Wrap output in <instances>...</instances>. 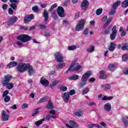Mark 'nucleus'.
<instances>
[{
    "mask_svg": "<svg viewBox=\"0 0 128 128\" xmlns=\"http://www.w3.org/2000/svg\"><path fill=\"white\" fill-rule=\"evenodd\" d=\"M17 40L20 41L16 42V44L19 46H24V44L23 42H30L32 40V37L30 36L28 34H21L17 36Z\"/></svg>",
    "mask_w": 128,
    "mask_h": 128,
    "instance_id": "1",
    "label": "nucleus"
},
{
    "mask_svg": "<svg viewBox=\"0 0 128 128\" xmlns=\"http://www.w3.org/2000/svg\"><path fill=\"white\" fill-rule=\"evenodd\" d=\"M10 80H12V76L10 75L6 76L2 82L3 86H6L8 90H12L14 88V84L10 83Z\"/></svg>",
    "mask_w": 128,
    "mask_h": 128,
    "instance_id": "2",
    "label": "nucleus"
},
{
    "mask_svg": "<svg viewBox=\"0 0 128 128\" xmlns=\"http://www.w3.org/2000/svg\"><path fill=\"white\" fill-rule=\"evenodd\" d=\"M82 70V66L80 65L78 63H72L67 71H66V74H68V72H80Z\"/></svg>",
    "mask_w": 128,
    "mask_h": 128,
    "instance_id": "3",
    "label": "nucleus"
},
{
    "mask_svg": "<svg viewBox=\"0 0 128 128\" xmlns=\"http://www.w3.org/2000/svg\"><path fill=\"white\" fill-rule=\"evenodd\" d=\"M28 64L20 63L16 66L17 70L19 72H24L28 70Z\"/></svg>",
    "mask_w": 128,
    "mask_h": 128,
    "instance_id": "4",
    "label": "nucleus"
},
{
    "mask_svg": "<svg viewBox=\"0 0 128 128\" xmlns=\"http://www.w3.org/2000/svg\"><path fill=\"white\" fill-rule=\"evenodd\" d=\"M84 24H86V20H82L80 21L76 28V30L80 32V30H82L84 28Z\"/></svg>",
    "mask_w": 128,
    "mask_h": 128,
    "instance_id": "5",
    "label": "nucleus"
},
{
    "mask_svg": "<svg viewBox=\"0 0 128 128\" xmlns=\"http://www.w3.org/2000/svg\"><path fill=\"white\" fill-rule=\"evenodd\" d=\"M18 22V17L16 16H11L9 18L7 22V24L10 26H14V24H16V22Z\"/></svg>",
    "mask_w": 128,
    "mask_h": 128,
    "instance_id": "6",
    "label": "nucleus"
},
{
    "mask_svg": "<svg viewBox=\"0 0 128 128\" xmlns=\"http://www.w3.org/2000/svg\"><path fill=\"white\" fill-rule=\"evenodd\" d=\"M55 58L58 62H64V56L62 54L57 52L55 54Z\"/></svg>",
    "mask_w": 128,
    "mask_h": 128,
    "instance_id": "7",
    "label": "nucleus"
},
{
    "mask_svg": "<svg viewBox=\"0 0 128 128\" xmlns=\"http://www.w3.org/2000/svg\"><path fill=\"white\" fill-rule=\"evenodd\" d=\"M92 76V72L88 71L86 72L84 74L82 75L81 80L82 82H88V78L90 76Z\"/></svg>",
    "mask_w": 128,
    "mask_h": 128,
    "instance_id": "8",
    "label": "nucleus"
},
{
    "mask_svg": "<svg viewBox=\"0 0 128 128\" xmlns=\"http://www.w3.org/2000/svg\"><path fill=\"white\" fill-rule=\"evenodd\" d=\"M112 34H110V38L112 40H114L116 36L118 31L116 30V26H114L112 30Z\"/></svg>",
    "mask_w": 128,
    "mask_h": 128,
    "instance_id": "9",
    "label": "nucleus"
},
{
    "mask_svg": "<svg viewBox=\"0 0 128 128\" xmlns=\"http://www.w3.org/2000/svg\"><path fill=\"white\" fill-rule=\"evenodd\" d=\"M27 70L28 72V75L30 76H34L35 74L34 69V67L30 66V64H28V68H27Z\"/></svg>",
    "mask_w": 128,
    "mask_h": 128,
    "instance_id": "10",
    "label": "nucleus"
},
{
    "mask_svg": "<svg viewBox=\"0 0 128 128\" xmlns=\"http://www.w3.org/2000/svg\"><path fill=\"white\" fill-rule=\"evenodd\" d=\"M57 12L60 18H64V8L62 6L58 7Z\"/></svg>",
    "mask_w": 128,
    "mask_h": 128,
    "instance_id": "11",
    "label": "nucleus"
},
{
    "mask_svg": "<svg viewBox=\"0 0 128 128\" xmlns=\"http://www.w3.org/2000/svg\"><path fill=\"white\" fill-rule=\"evenodd\" d=\"M62 98H63L64 102L68 104V100H70V93L66 92L62 94Z\"/></svg>",
    "mask_w": 128,
    "mask_h": 128,
    "instance_id": "12",
    "label": "nucleus"
},
{
    "mask_svg": "<svg viewBox=\"0 0 128 128\" xmlns=\"http://www.w3.org/2000/svg\"><path fill=\"white\" fill-rule=\"evenodd\" d=\"M10 116L6 114V112L5 110H3L2 113V122H6L8 120Z\"/></svg>",
    "mask_w": 128,
    "mask_h": 128,
    "instance_id": "13",
    "label": "nucleus"
},
{
    "mask_svg": "<svg viewBox=\"0 0 128 128\" xmlns=\"http://www.w3.org/2000/svg\"><path fill=\"white\" fill-rule=\"evenodd\" d=\"M34 18V16L32 14L25 16L24 18V24H28V22H30L32 18Z\"/></svg>",
    "mask_w": 128,
    "mask_h": 128,
    "instance_id": "14",
    "label": "nucleus"
},
{
    "mask_svg": "<svg viewBox=\"0 0 128 128\" xmlns=\"http://www.w3.org/2000/svg\"><path fill=\"white\" fill-rule=\"evenodd\" d=\"M69 122L70 126L66 124V126L68 128H74L72 126H74V128H78L79 126L78 124L74 120H70Z\"/></svg>",
    "mask_w": 128,
    "mask_h": 128,
    "instance_id": "15",
    "label": "nucleus"
},
{
    "mask_svg": "<svg viewBox=\"0 0 128 128\" xmlns=\"http://www.w3.org/2000/svg\"><path fill=\"white\" fill-rule=\"evenodd\" d=\"M40 83L44 86H48L50 82L46 78L42 77L40 80Z\"/></svg>",
    "mask_w": 128,
    "mask_h": 128,
    "instance_id": "16",
    "label": "nucleus"
},
{
    "mask_svg": "<svg viewBox=\"0 0 128 128\" xmlns=\"http://www.w3.org/2000/svg\"><path fill=\"white\" fill-rule=\"evenodd\" d=\"M90 3L88 2V0H84L81 4V8L82 10H86L88 7Z\"/></svg>",
    "mask_w": 128,
    "mask_h": 128,
    "instance_id": "17",
    "label": "nucleus"
},
{
    "mask_svg": "<svg viewBox=\"0 0 128 128\" xmlns=\"http://www.w3.org/2000/svg\"><path fill=\"white\" fill-rule=\"evenodd\" d=\"M112 88V85L110 84H104L101 86V88L103 90H110Z\"/></svg>",
    "mask_w": 128,
    "mask_h": 128,
    "instance_id": "18",
    "label": "nucleus"
},
{
    "mask_svg": "<svg viewBox=\"0 0 128 128\" xmlns=\"http://www.w3.org/2000/svg\"><path fill=\"white\" fill-rule=\"evenodd\" d=\"M43 16L44 17V21L46 22L48 20V12L46 10L44 9V11L42 12Z\"/></svg>",
    "mask_w": 128,
    "mask_h": 128,
    "instance_id": "19",
    "label": "nucleus"
},
{
    "mask_svg": "<svg viewBox=\"0 0 128 128\" xmlns=\"http://www.w3.org/2000/svg\"><path fill=\"white\" fill-rule=\"evenodd\" d=\"M104 74V70L100 71V74L99 78H100V80H106V78H108V77Z\"/></svg>",
    "mask_w": 128,
    "mask_h": 128,
    "instance_id": "20",
    "label": "nucleus"
},
{
    "mask_svg": "<svg viewBox=\"0 0 128 128\" xmlns=\"http://www.w3.org/2000/svg\"><path fill=\"white\" fill-rule=\"evenodd\" d=\"M104 110H106V112H110V110H112V105H110V104L107 103L105 104L104 106Z\"/></svg>",
    "mask_w": 128,
    "mask_h": 128,
    "instance_id": "21",
    "label": "nucleus"
},
{
    "mask_svg": "<svg viewBox=\"0 0 128 128\" xmlns=\"http://www.w3.org/2000/svg\"><path fill=\"white\" fill-rule=\"evenodd\" d=\"M18 66V63L16 62H12L8 64V68H14V66Z\"/></svg>",
    "mask_w": 128,
    "mask_h": 128,
    "instance_id": "22",
    "label": "nucleus"
},
{
    "mask_svg": "<svg viewBox=\"0 0 128 128\" xmlns=\"http://www.w3.org/2000/svg\"><path fill=\"white\" fill-rule=\"evenodd\" d=\"M64 66H66V62H63L62 63H60L59 64H58L56 68H57V70H62V68H64Z\"/></svg>",
    "mask_w": 128,
    "mask_h": 128,
    "instance_id": "23",
    "label": "nucleus"
},
{
    "mask_svg": "<svg viewBox=\"0 0 128 128\" xmlns=\"http://www.w3.org/2000/svg\"><path fill=\"white\" fill-rule=\"evenodd\" d=\"M120 4V1L118 0L112 6L113 10H116L118 8V6Z\"/></svg>",
    "mask_w": 128,
    "mask_h": 128,
    "instance_id": "24",
    "label": "nucleus"
},
{
    "mask_svg": "<svg viewBox=\"0 0 128 128\" xmlns=\"http://www.w3.org/2000/svg\"><path fill=\"white\" fill-rule=\"evenodd\" d=\"M115 48H116V44L114 42H112L110 44V46L108 48V50H110V52H114Z\"/></svg>",
    "mask_w": 128,
    "mask_h": 128,
    "instance_id": "25",
    "label": "nucleus"
},
{
    "mask_svg": "<svg viewBox=\"0 0 128 128\" xmlns=\"http://www.w3.org/2000/svg\"><path fill=\"white\" fill-rule=\"evenodd\" d=\"M46 108L48 110H52V108H54V105L52 104V103L50 100H49Z\"/></svg>",
    "mask_w": 128,
    "mask_h": 128,
    "instance_id": "26",
    "label": "nucleus"
},
{
    "mask_svg": "<svg viewBox=\"0 0 128 128\" xmlns=\"http://www.w3.org/2000/svg\"><path fill=\"white\" fill-rule=\"evenodd\" d=\"M94 126H96V128H102L100 125H99L98 124H89L88 126V128H94Z\"/></svg>",
    "mask_w": 128,
    "mask_h": 128,
    "instance_id": "27",
    "label": "nucleus"
},
{
    "mask_svg": "<svg viewBox=\"0 0 128 128\" xmlns=\"http://www.w3.org/2000/svg\"><path fill=\"white\" fill-rule=\"evenodd\" d=\"M79 78L80 77L78 76V75L74 74L70 76L69 78V80H78Z\"/></svg>",
    "mask_w": 128,
    "mask_h": 128,
    "instance_id": "28",
    "label": "nucleus"
},
{
    "mask_svg": "<svg viewBox=\"0 0 128 128\" xmlns=\"http://www.w3.org/2000/svg\"><path fill=\"white\" fill-rule=\"evenodd\" d=\"M122 8H128V0H124L121 4Z\"/></svg>",
    "mask_w": 128,
    "mask_h": 128,
    "instance_id": "29",
    "label": "nucleus"
},
{
    "mask_svg": "<svg viewBox=\"0 0 128 128\" xmlns=\"http://www.w3.org/2000/svg\"><path fill=\"white\" fill-rule=\"evenodd\" d=\"M108 69L111 72H114V70H116V66H114V64H110L108 66Z\"/></svg>",
    "mask_w": 128,
    "mask_h": 128,
    "instance_id": "30",
    "label": "nucleus"
},
{
    "mask_svg": "<svg viewBox=\"0 0 128 128\" xmlns=\"http://www.w3.org/2000/svg\"><path fill=\"white\" fill-rule=\"evenodd\" d=\"M86 81H82L80 82L78 84V86H80V88H82L86 84Z\"/></svg>",
    "mask_w": 128,
    "mask_h": 128,
    "instance_id": "31",
    "label": "nucleus"
},
{
    "mask_svg": "<svg viewBox=\"0 0 128 128\" xmlns=\"http://www.w3.org/2000/svg\"><path fill=\"white\" fill-rule=\"evenodd\" d=\"M114 96H104L102 100H112Z\"/></svg>",
    "mask_w": 128,
    "mask_h": 128,
    "instance_id": "32",
    "label": "nucleus"
},
{
    "mask_svg": "<svg viewBox=\"0 0 128 128\" xmlns=\"http://www.w3.org/2000/svg\"><path fill=\"white\" fill-rule=\"evenodd\" d=\"M88 52L92 53L93 52H94V46H92L88 48L86 50Z\"/></svg>",
    "mask_w": 128,
    "mask_h": 128,
    "instance_id": "33",
    "label": "nucleus"
},
{
    "mask_svg": "<svg viewBox=\"0 0 128 128\" xmlns=\"http://www.w3.org/2000/svg\"><path fill=\"white\" fill-rule=\"evenodd\" d=\"M44 118H43L40 120L35 122V124L37 126H40V124H42V122H44Z\"/></svg>",
    "mask_w": 128,
    "mask_h": 128,
    "instance_id": "34",
    "label": "nucleus"
},
{
    "mask_svg": "<svg viewBox=\"0 0 128 128\" xmlns=\"http://www.w3.org/2000/svg\"><path fill=\"white\" fill-rule=\"evenodd\" d=\"M110 28H112V27L109 26L106 30H104L103 32L104 34H110Z\"/></svg>",
    "mask_w": 128,
    "mask_h": 128,
    "instance_id": "35",
    "label": "nucleus"
},
{
    "mask_svg": "<svg viewBox=\"0 0 128 128\" xmlns=\"http://www.w3.org/2000/svg\"><path fill=\"white\" fill-rule=\"evenodd\" d=\"M16 3H12L10 4V6L14 10H16L18 8V6L16 4Z\"/></svg>",
    "mask_w": 128,
    "mask_h": 128,
    "instance_id": "36",
    "label": "nucleus"
},
{
    "mask_svg": "<svg viewBox=\"0 0 128 128\" xmlns=\"http://www.w3.org/2000/svg\"><path fill=\"white\" fill-rule=\"evenodd\" d=\"M58 82H60V81L55 80L53 82V83L50 86V88H54L56 86V84H58Z\"/></svg>",
    "mask_w": 128,
    "mask_h": 128,
    "instance_id": "37",
    "label": "nucleus"
},
{
    "mask_svg": "<svg viewBox=\"0 0 128 128\" xmlns=\"http://www.w3.org/2000/svg\"><path fill=\"white\" fill-rule=\"evenodd\" d=\"M88 92H90V89H88V88H86L82 90V92L83 94H88Z\"/></svg>",
    "mask_w": 128,
    "mask_h": 128,
    "instance_id": "38",
    "label": "nucleus"
},
{
    "mask_svg": "<svg viewBox=\"0 0 128 128\" xmlns=\"http://www.w3.org/2000/svg\"><path fill=\"white\" fill-rule=\"evenodd\" d=\"M10 100V97L8 96H6L4 98V102H8Z\"/></svg>",
    "mask_w": 128,
    "mask_h": 128,
    "instance_id": "39",
    "label": "nucleus"
},
{
    "mask_svg": "<svg viewBox=\"0 0 128 128\" xmlns=\"http://www.w3.org/2000/svg\"><path fill=\"white\" fill-rule=\"evenodd\" d=\"M76 45L70 46L68 47V50H76Z\"/></svg>",
    "mask_w": 128,
    "mask_h": 128,
    "instance_id": "40",
    "label": "nucleus"
},
{
    "mask_svg": "<svg viewBox=\"0 0 128 128\" xmlns=\"http://www.w3.org/2000/svg\"><path fill=\"white\" fill-rule=\"evenodd\" d=\"M32 10L34 12H38V6H34L32 8Z\"/></svg>",
    "mask_w": 128,
    "mask_h": 128,
    "instance_id": "41",
    "label": "nucleus"
},
{
    "mask_svg": "<svg viewBox=\"0 0 128 128\" xmlns=\"http://www.w3.org/2000/svg\"><path fill=\"white\" fill-rule=\"evenodd\" d=\"M102 12V8L98 9L96 11V14H97V16H100V14H101Z\"/></svg>",
    "mask_w": 128,
    "mask_h": 128,
    "instance_id": "42",
    "label": "nucleus"
},
{
    "mask_svg": "<svg viewBox=\"0 0 128 128\" xmlns=\"http://www.w3.org/2000/svg\"><path fill=\"white\" fill-rule=\"evenodd\" d=\"M40 108H38L34 110V112L32 114V116H34L36 114H38V112H38V110H40Z\"/></svg>",
    "mask_w": 128,
    "mask_h": 128,
    "instance_id": "43",
    "label": "nucleus"
},
{
    "mask_svg": "<svg viewBox=\"0 0 128 128\" xmlns=\"http://www.w3.org/2000/svg\"><path fill=\"white\" fill-rule=\"evenodd\" d=\"M60 90L62 92H66L68 90V88L66 86H61L60 87Z\"/></svg>",
    "mask_w": 128,
    "mask_h": 128,
    "instance_id": "44",
    "label": "nucleus"
},
{
    "mask_svg": "<svg viewBox=\"0 0 128 128\" xmlns=\"http://www.w3.org/2000/svg\"><path fill=\"white\" fill-rule=\"evenodd\" d=\"M122 60L124 62H126V60H128V54L124 55L122 57Z\"/></svg>",
    "mask_w": 128,
    "mask_h": 128,
    "instance_id": "45",
    "label": "nucleus"
},
{
    "mask_svg": "<svg viewBox=\"0 0 128 128\" xmlns=\"http://www.w3.org/2000/svg\"><path fill=\"white\" fill-rule=\"evenodd\" d=\"M52 18H54V20H56V18H58V16H56V12H52Z\"/></svg>",
    "mask_w": 128,
    "mask_h": 128,
    "instance_id": "46",
    "label": "nucleus"
},
{
    "mask_svg": "<svg viewBox=\"0 0 128 128\" xmlns=\"http://www.w3.org/2000/svg\"><path fill=\"white\" fill-rule=\"evenodd\" d=\"M46 102V98H43L38 101V104H40V102Z\"/></svg>",
    "mask_w": 128,
    "mask_h": 128,
    "instance_id": "47",
    "label": "nucleus"
},
{
    "mask_svg": "<svg viewBox=\"0 0 128 128\" xmlns=\"http://www.w3.org/2000/svg\"><path fill=\"white\" fill-rule=\"evenodd\" d=\"M58 7V4L55 3L54 4L52 5L50 9V10H52L54 8H56Z\"/></svg>",
    "mask_w": 128,
    "mask_h": 128,
    "instance_id": "48",
    "label": "nucleus"
},
{
    "mask_svg": "<svg viewBox=\"0 0 128 128\" xmlns=\"http://www.w3.org/2000/svg\"><path fill=\"white\" fill-rule=\"evenodd\" d=\"M110 24V20H108L106 23L104 24L103 28H106V26H108Z\"/></svg>",
    "mask_w": 128,
    "mask_h": 128,
    "instance_id": "49",
    "label": "nucleus"
},
{
    "mask_svg": "<svg viewBox=\"0 0 128 128\" xmlns=\"http://www.w3.org/2000/svg\"><path fill=\"white\" fill-rule=\"evenodd\" d=\"M69 94V96H74V94H76V91L74 90H70V92H68Z\"/></svg>",
    "mask_w": 128,
    "mask_h": 128,
    "instance_id": "50",
    "label": "nucleus"
},
{
    "mask_svg": "<svg viewBox=\"0 0 128 128\" xmlns=\"http://www.w3.org/2000/svg\"><path fill=\"white\" fill-rule=\"evenodd\" d=\"M114 12H116V9H112L109 12V14H110V16H113V14H114Z\"/></svg>",
    "mask_w": 128,
    "mask_h": 128,
    "instance_id": "51",
    "label": "nucleus"
},
{
    "mask_svg": "<svg viewBox=\"0 0 128 128\" xmlns=\"http://www.w3.org/2000/svg\"><path fill=\"white\" fill-rule=\"evenodd\" d=\"M75 116H78V118L82 116V112H76L75 113Z\"/></svg>",
    "mask_w": 128,
    "mask_h": 128,
    "instance_id": "52",
    "label": "nucleus"
},
{
    "mask_svg": "<svg viewBox=\"0 0 128 128\" xmlns=\"http://www.w3.org/2000/svg\"><path fill=\"white\" fill-rule=\"evenodd\" d=\"M28 104L24 103L22 105V108L24 110V108H28Z\"/></svg>",
    "mask_w": 128,
    "mask_h": 128,
    "instance_id": "53",
    "label": "nucleus"
},
{
    "mask_svg": "<svg viewBox=\"0 0 128 128\" xmlns=\"http://www.w3.org/2000/svg\"><path fill=\"white\" fill-rule=\"evenodd\" d=\"M39 28L41 30H46V25H44V24H40V25H39Z\"/></svg>",
    "mask_w": 128,
    "mask_h": 128,
    "instance_id": "54",
    "label": "nucleus"
},
{
    "mask_svg": "<svg viewBox=\"0 0 128 128\" xmlns=\"http://www.w3.org/2000/svg\"><path fill=\"white\" fill-rule=\"evenodd\" d=\"M83 34L84 36H88V28L85 29L84 30Z\"/></svg>",
    "mask_w": 128,
    "mask_h": 128,
    "instance_id": "55",
    "label": "nucleus"
},
{
    "mask_svg": "<svg viewBox=\"0 0 128 128\" xmlns=\"http://www.w3.org/2000/svg\"><path fill=\"white\" fill-rule=\"evenodd\" d=\"M8 94V90H5L2 94V97L4 98V96H6Z\"/></svg>",
    "mask_w": 128,
    "mask_h": 128,
    "instance_id": "56",
    "label": "nucleus"
},
{
    "mask_svg": "<svg viewBox=\"0 0 128 128\" xmlns=\"http://www.w3.org/2000/svg\"><path fill=\"white\" fill-rule=\"evenodd\" d=\"M8 12L9 14H14V10L12 8H9Z\"/></svg>",
    "mask_w": 128,
    "mask_h": 128,
    "instance_id": "57",
    "label": "nucleus"
},
{
    "mask_svg": "<svg viewBox=\"0 0 128 128\" xmlns=\"http://www.w3.org/2000/svg\"><path fill=\"white\" fill-rule=\"evenodd\" d=\"M10 1L12 4H18V0H10Z\"/></svg>",
    "mask_w": 128,
    "mask_h": 128,
    "instance_id": "58",
    "label": "nucleus"
},
{
    "mask_svg": "<svg viewBox=\"0 0 128 128\" xmlns=\"http://www.w3.org/2000/svg\"><path fill=\"white\" fill-rule=\"evenodd\" d=\"M122 50H128V46H122Z\"/></svg>",
    "mask_w": 128,
    "mask_h": 128,
    "instance_id": "59",
    "label": "nucleus"
},
{
    "mask_svg": "<svg viewBox=\"0 0 128 128\" xmlns=\"http://www.w3.org/2000/svg\"><path fill=\"white\" fill-rule=\"evenodd\" d=\"M2 8L3 10H6V8H8V4H3L2 6Z\"/></svg>",
    "mask_w": 128,
    "mask_h": 128,
    "instance_id": "60",
    "label": "nucleus"
},
{
    "mask_svg": "<svg viewBox=\"0 0 128 128\" xmlns=\"http://www.w3.org/2000/svg\"><path fill=\"white\" fill-rule=\"evenodd\" d=\"M10 108H12V110H16L18 108L16 107V105L14 104V106H10Z\"/></svg>",
    "mask_w": 128,
    "mask_h": 128,
    "instance_id": "61",
    "label": "nucleus"
},
{
    "mask_svg": "<svg viewBox=\"0 0 128 128\" xmlns=\"http://www.w3.org/2000/svg\"><path fill=\"white\" fill-rule=\"evenodd\" d=\"M88 106H96V103L94 102H91L88 104Z\"/></svg>",
    "mask_w": 128,
    "mask_h": 128,
    "instance_id": "62",
    "label": "nucleus"
},
{
    "mask_svg": "<svg viewBox=\"0 0 128 128\" xmlns=\"http://www.w3.org/2000/svg\"><path fill=\"white\" fill-rule=\"evenodd\" d=\"M49 114H53L54 116L56 115V111L54 110H51Z\"/></svg>",
    "mask_w": 128,
    "mask_h": 128,
    "instance_id": "63",
    "label": "nucleus"
},
{
    "mask_svg": "<svg viewBox=\"0 0 128 128\" xmlns=\"http://www.w3.org/2000/svg\"><path fill=\"white\" fill-rule=\"evenodd\" d=\"M108 20V17L106 16H104L102 19V22H106V20Z\"/></svg>",
    "mask_w": 128,
    "mask_h": 128,
    "instance_id": "64",
    "label": "nucleus"
}]
</instances>
